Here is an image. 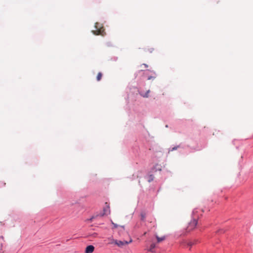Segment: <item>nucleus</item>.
<instances>
[{"mask_svg": "<svg viewBox=\"0 0 253 253\" xmlns=\"http://www.w3.org/2000/svg\"><path fill=\"white\" fill-rule=\"evenodd\" d=\"M196 212H197V211L196 210L193 211L192 213L193 218L192 220L189 222L188 225L186 228L187 232H189L194 230L197 225L199 216L198 215H196Z\"/></svg>", "mask_w": 253, "mask_h": 253, "instance_id": "obj_1", "label": "nucleus"}, {"mask_svg": "<svg viewBox=\"0 0 253 253\" xmlns=\"http://www.w3.org/2000/svg\"><path fill=\"white\" fill-rule=\"evenodd\" d=\"M94 28L95 30L92 31V33L96 35H101L103 36L105 34L104 27L99 23L95 24Z\"/></svg>", "mask_w": 253, "mask_h": 253, "instance_id": "obj_2", "label": "nucleus"}, {"mask_svg": "<svg viewBox=\"0 0 253 253\" xmlns=\"http://www.w3.org/2000/svg\"><path fill=\"white\" fill-rule=\"evenodd\" d=\"M131 242H132L131 239H130L129 242L126 241H118L117 240H113L112 243V244L114 243L115 245H117L118 247H122L124 246H126V245L128 244L129 243H130Z\"/></svg>", "mask_w": 253, "mask_h": 253, "instance_id": "obj_3", "label": "nucleus"}, {"mask_svg": "<svg viewBox=\"0 0 253 253\" xmlns=\"http://www.w3.org/2000/svg\"><path fill=\"white\" fill-rule=\"evenodd\" d=\"M94 250V247L92 245H89L86 247L85 251V253H92Z\"/></svg>", "mask_w": 253, "mask_h": 253, "instance_id": "obj_4", "label": "nucleus"}, {"mask_svg": "<svg viewBox=\"0 0 253 253\" xmlns=\"http://www.w3.org/2000/svg\"><path fill=\"white\" fill-rule=\"evenodd\" d=\"M107 204V203H106V207L104 208V209L103 210L104 212L101 215V216H103L104 214H107L110 213V210H109L110 207H109V205H108Z\"/></svg>", "mask_w": 253, "mask_h": 253, "instance_id": "obj_5", "label": "nucleus"}, {"mask_svg": "<svg viewBox=\"0 0 253 253\" xmlns=\"http://www.w3.org/2000/svg\"><path fill=\"white\" fill-rule=\"evenodd\" d=\"M156 238L158 243L161 242L165 239V237H159L157 235H156Z\"/></svg>", "mask_w": 253, "mask_h": 253, "instance_id": "obj_6", "label": "nucleus"}, {"mask_svg": "<svg viewBox=\"0 0 253 253\" xmlns=\"http://www.w3.org/2000/svg\"><path fill=\"white\" fill-rule=\"evenodd\" d=\"M102 74L101 72L98 73L97 76L96 77V80L97 81H100L102 78Z\"/></svg>", "mask_w": 253, "mask_h": 253, "instance_id": "obj_7", "label": "nucleus"}, {"mask_svg": "<svg viewBox=\"0 0 253 253\" xmlns=\"http://www.w3.org/2000/svg\"><path fill=\"white\" fill-rule=\"evenodd\" d=\"M96 217V216H92L90 218L86 219L85 220V222H86L87 223L91 222L92 221V220H93V219H94Z\"/></svg>", "mask_w": 253, "mask_h": 253, "instance_id": "obj_8", "label": "nucleus"}, {"mask_svg": "<svg viewBox=\"0 0 253 253\" xmlns=\"http://www.w3.org/2000/svg\"><path fill=\"white\" fill-rule=\"evenodd\" d=\"M196 243V241H188L186 242V244L188 246L192 247L193 245H194Z\"/></svg>", "mask_w": 253, "mask_h": 253, "instance_id": "obj_9", "label": "nucleus"}, {"mask_svg": "<svg viewBox=\"0 0 253 253\" xmlns=\"http://www.w3.org/2000/svg\"><path fill=\"white\" fill-rule=\"evenodd\" d=\"M149 92H150V90H148L147 91V92L145 94H143L141 93L140 94L143 97L147 98L149 97Z\"/></svg>", "mask_w": 253, "mask_h": 253, "instance_id": "obj_10", "label": "nucleus"}, {"mask_svg": "<svg viewBox=\"0 0 253 253\" xmlns=\"http://www.w3.org/2000/svg\"><path fill=\"white\" fill-rule=\"evenodd\" d=\"M153 73H154V74L155 75H156V73H155V72H153ZM155 78H156V76H149V77L148 78V80H152V79H155Z\"/></svg>", "mask_w": 253, "mask_h": 253, "instance_id": "obj_11", "label": "nucleus"}, {"mask_svg": "<svg viewBox=\"0 0 253 253\" xmlns=\"http://www.w3.org/2000/svg\"><path fill=\"white\" fill-rule=\"evenodd\" d=\"M143 66H144L145 68H147L148 67V65L146 64H143L141 65V68H143Z\"/></svg>", "mask_w": 253, "mask_h": 253, "instance_id": "obj_12", "label": "nucleus"}, {"mask_svg": "<svg viewBox=\"0 0 253 253\" xmlns=\"http://www.w3.org/2000/svg\"><path fill=\"white\" fill-rule=\"evenodd\" d=\"M112 223L114 225V227L117 228L118 227V225L117 224H115V223H113V222H112Z\"/></svg>", "mask_w": 253, "mask_h": 253, "instance_id": "obj_13", "label": "nucleus"}, {"mask_svg": "<svg viewBox=\"0 0 253 253\" xmlns=\"http://www.w3.org/2000/svg\"><path fill=\"white\" fill-rule=\"evenodd\" d=\"M141 216H142V219H143H143H144V218H145V215H143V214H142V215H141Z\"/></svg>", "mask_w": 253, "mask_h": 253, "instance_id": "obj_14", "label": "nucleus"}, {"mask_svg": "<svg viewBox=\"0 0 253 253\" xmlns=\"http://www.w3.org/2000/svg\"><path fill=\"white\" fill-rule=\"evenodd\" d=\"M218 232H221V233H223L224 232V231H223V230H219Z\"/></svg>", "mask_w": 253, "mask_h": 253, "instance_id": "obj_15", "label": "nucleus"}, {"mask_svg": "<svg viewBox=\"0 0 253 253\" xmlns=\"http://www.w3.org/2000/svg\"><path fill=\"white\" fill-rule=\"evenodd\" d=\"M150 179H151V180H153V178L152 177H150Z\"/></svg>", "mask_w": 253, "mask_h": 253, "instance_id": "obj_16", "label": "nucleus"}]
</instances>
